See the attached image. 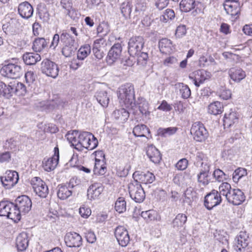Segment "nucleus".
Wrapping results in <instances>:
<instances>
[{
	"instance_id": "13",
	"label": "nucleus",
	"mask_w": 252,
	"mask_h": 252,
	"mask_svg": "<svg viewBox=\"0 0 252 252\" xmlns=\"http://www.w3.org/2000/svg\"><path fill=\"white\" fill-rule=\"evenodd\" d=\"M115 236L119 244L122 247H126L129 243L130 237L127 229L123 226H118L114 232Z\"/></svg>"
},
{
	"instance_id": "47",
	"label": "nucleus",
	"mask_w": 252,
	"mask_h": 252,
	"mask_svg": "<svg viewBox=\"0 0 252 252\" xmlns=\"http://www.w3.org/2000/svg\"><path fill=\"white\" fill-rule=\"evenodd\" d=\"M196 6L195 0H182L180 8L182 11L188 12L194 9Z\"/></svg>"
},
{
	"instance_id": "5",
	"label": "nucleus",
	"mask_w": 252,
	"mask_h": 252,
	"mask_svg": "<svg viewBox=\"0 0 252 252\" xmlns=\"http://www.w3.org/2000/svg\"><path fill=\"white\" fill-rule=\"evenodd\" d=\"M145 40L142 36L131 37L128 42V52L131 57L138 55L143 48Z\"/></svg>"
},
{
	"instance_id": "17",
	"label": "nucleus",
	"mask_w": 252,
	"mask_h": 252,
	"mask_svg": "<svg viewBox=\"0 0 252 252\" xmlns=\"http://www.w3.org/2000/svg\"><path fill=\"white\" fill-rule=\"evenodd\" d=\"M227 196L228 202L234 205H239L245 200V194L240 189H232Z\"/></svg>"
},
{
	"instance_id": "35",
	"label": "nucleus",
	"mask_w": 252,
	"mask_h": 252,
	"mask_svg": "<svg viewBox=\"0 0 252 252\" xmlns=\"http://www.w3.org/2000/svg\"><path fill=\"white\" fill-rule=\"evenodd\" d=\"M79 135L78 131L77 130H73L71 132L69 131L65 135V137L66 138L67 141L71 144L72 146H74L75 148L79 150V145H80V140L79 139Z\"/></svg>"
},
{
	"instance_id": "50",
	"label": "nucleus",
	"mask_w": 252,
	"mask_h": 252,
	"mask_svg": "<svg viewBox=\"0 0 252 252\" xmlns=\"http://www.w3.org/2000/svg\"><path fill=\"white\" fill-rule=\"evenodd\" d=\"M176 127H169L167 128L159 127L157 130L158 135L166 137L174 134L177 131Z\"/></svg>"
},
{
	"instance_id": "39",
	"label": "nucleus",
	"mask_w": 252,
	"mask_h": 252,
	"mask_svg": "<svg viewBox=\"0 0 252 252\" xmlns=\"http://www.w3.org/2000/svg\"><path fill=\"white\" fill-rule=\"evenodd\" d=\"M11 206L7 216V218L12 220L14 221H19L21 219V214L16 204L11 203Z\"/></svg>"
},
{
	"instance_id": "48",
	"label": "nucleus",
	"mask_w": 252,
	"mask_h": 252,
	"mask_svg": "<svg viewBox=\"0 0 252 252\" xmlns=\"http://www.w3.org/2000/svg\"><path fill=\"white\" fill-rule=\"evenodd\" d=\"M91 52V47L89 44L81 46L77 52V60H84Z\"/></svg>"
},
{
	"instance_id": "3",
	"label": "nucleus",
	"mask_w": 252,
	"mask_h": 252,
	"mask_svg": "<svg viewBox=\"0 0 252 252\" xmlns=\"http://www.w3.org/2000/svg\"><path fill=\"white\" fill-rule=\"evenodd\" d=\"M80 140L79 150L82 148H86L88 150L95 149L98 145L97 139L91 132L83 131L79 133Z\"/></svg>"
},
{
	"instance_id": "12",
	"label": "nucleus",
	"mask_w": 252,
	"mask_h": 252,
	"mask_svg": "<svg viewBox=\"0 0 252 252\" xmlns=\"http://www.w3.org/2000/svg\"><path fill=\"white\" fill-rule=\"evenodd\" d=\"M211 73L204 69H198L194 71L189 75V79L193 82L194 85L196 87L204 83L205 80L210 78Z\"/></svg>"
},
{
	"instance_id": "63",
	"label": "nucleus",
	"mask_w": 252,
	"mask_h": 252,
	"mask_svg": "<svg viewBox=\"0 0 252 252\" xmlns=\"http://www.w3.org/2000/svg\"><path fill=\"white\" fill-rule=\"evenodd\" d=\"M186 32L187 29L186 26L184 25H179L176 29L175 35L178 38H181L184 36L186 34Z\"/></svg>"
},
{
	"instance_id": "32",
	"label": "nucleus",
	"mask_w": 252,
	"mask_h": 252,
	"mask_svg": "<svg viewBox=\"0 0 252 252\" xmlns=\"http://www.w3.org/2000/svg\"><path fill=\"white\" fill-rule=\"evenodd\" d=\"M41 59L40 55L37 53L27 52L23 55V60L27 65H34Z\"/></svg>"
},
{
	"instance_id": "43",
	"label": "nucleus",
	"mask_w": 252,
	"mask_h": 252,
	"mask_svg": "<svg viewBox=\"0 0 252 252\" xmlns=\"http://www.w3.org/2000/svg\"><path fill=\"white\" fill-rule=\"evenodd\" d=\"M61 42L63 45L75 44V39L73 36L68 33V31L63 30L61 32Z\"/></svg>"
},
{
	"instance_id": "51",
	"label": "nucleus",
	"mask_w": 252,
	"mask_h": 252,
	"mask_svg": "<svg viewBox=\"0 0 252 252\" xmlns=\"http://www.w3.org/2000/svg\"><path fill=\"white\" fill-rule=\"evenodd\" d=\"M237 120L235 112L232 111L229 113H225L223 118L224 125L230 127L236 123Z\"/></svg>"
},
{
	"instance_id": "42",
	"label": "nucleus",
	"mask_w": 252,
	"mask_h": 252,
	"mask_svg": "<svg viewBox=\"0 0 252 252\" xmlns=\"http://www.w3.org/2000/svg\"><path fill=\"white\" fill-rule=\"evenodd\" d=\"M216 62L213 57L202 55L198 60V65L200 67H207L210 65H216Z\"/></svg>"
},
{
	"instance_id": "58",
	"label": "nucleus",
	"mask_w": 252,
	"mask_h": 252,
	"mask_svg": "<svg viewBox=\"0 0 252 252\" xmlns=\"http://www.w3.org/2000/svg\"><path fill=\"white\" fill-rule=\"evenodd\" d=\"M213 176L214 178L218 182H223L224 180H226L229 176L225 174L221 170L217 169L215 170L213 172Z\"/></svg>"
},
{
	"instance_id": "25",
	"label": "nucleus",
	"mask_w": 252,
	"mask_h": 252,
	"mask_svg": "<svg viewBox=\"0 0 252 252\" xmlns=\"http://www.w3.org/2000/svg\"><path fill=\"white\" fill-rule=\"evenodd\" d=\"M29 237L27 233L22 232L18 235L16 240V244L18 251H25L29 246Z\"/></svg>"
},
{
	"instance_id": "2",
	"label": "nucleus",
	"mask_w": 252,
	"mask_h": 252,
	"mask_svg": "<svg viewBox=\"0 0 252 252\" xmlns=\"http://www.w3.org/2000/svg\"><path fill=\"white\" fill-rule=\"evenodd\" d=\"M0 73L3 76L11 79H17L22 75L23 70L19 63H10L2 66L0 70Z\"/></svg>"
},
{
	"instance_id": "6",
	"label": "nucleus",
	"mask_w": 252,
	"mask_h": 252,
	"mask_svg": "<svg viewBox=\"0 0 252 252\" xmlns=\"http://www.w3.org/2000/svg\"><path fill=\"white\" fill-rule=\"evenodd\" d=\"M133 5L129 0H126L121 3L120 9L123 17L126 19H133L137 21L139 19L141 11L135 8L134 11L132 13Z\"/></svg>"
},
{
	"instance_id": "31",
	"label": "nucleus",
	"mask_w": 252,
	"mask_h": 252,
	"mask_svg": "<svg viewBox=\"0 0 252 252\" xmlns=\"http://www.w3.org/2000/svg\"><path fill=\"white\" fill-rule=\"evenodd\" d=\"M49 39L43 37L35 38L33 41L32 48L35 52H40L47 47Z\"/></svg>"
},
{
	"instance_id": "56",
	"label": "nucleus",
	"mask_w": 252,
	"mask_h": 252,
	"mask_svg": "<svg viewBox=\"0 0 252 252\" xmlns=\"http://www.w3.org/2000/svg\"><path fill=\"white\" fill-rule=\"evenodd\" d=\"M137 57V64L142 66H145L149 61L148 54L146 52H140L138 55H135L134 57Z\"/></svg>"
},
{
	"instance_id": "21",
	"label": "nucleus",
	"mask_w": 252,
	"mask_h": 252,
	"mask_svg": "<svg viewBox=\"0 0 252 252\" xmlns=\"http://www.w3.org/2000/svg\"><path fill=\"white\" fill-rule=\"evenodd\" d=\"M18 11L21 17L25 19H29L33 15V8L29 2L24 1L19 4Z\"/></svg>"
},
{
	"instance_id": "4",
	"label": "nucleus",
	"mask_w": 252,
	"mask_h": 252,
	"mask_svg": "<svg viewBox=\"0 0 252 252\" xmlns=\"http://www.w3.org/2000/svg\"><path fill=\"white\" fill-rule=\"evenodd\" d=\"M128 191L130 197L136 202L141 203L145 198V193L141 184L133 181L128 184Z\"/></svg>"
},
{
	"instance_id": "22",
	"label": "nucleus",
	"mask_w": 252,
	"mask_h": 252,
	"mask_svg": "<svg viewBox=\"0 0 252 252\" xmlns=\"http://www.w3.org/2000/svg\"><path fill=\"white\" fill-rule=\"evenodd\" d=\"M146 155L150 160L155 164L158 163L161 159V155L160 152L153 145L147 146Z\"/></svg>"
},
{
	"instance_id": "26",
	"label": "nucleus",
	"mask_w": 252,
	"mask_h": 252,
	"mask_svg": "<svg viewBox=\"0 0 252 252\" xmlns=\"http://www.w3.org/2000/svg\"><path fill=\"white\" fill-rule=\"evenodd\" d=\"M210 166H205L200 168V172L197 174V181L203 186L208 185L210 182V180L208 179L209 176Z\"/></svg>"
},
{
	"instance_id": "46",
	"label": "nucleus",
	"mask_w": 252,
	"mask_h": 252,
	"mask_svg": "<svg viewBox=\"0 0 252 252\" xmlns=\"http://www.w3.org/2000/svg\"><path fill=\"white\" fill-rule=\"evenodd\" d=\"M107 171L105 163L100 159H95V162L94 168V174L98 175H104Z\"/></svg>"
},
{
	"instance_id": "45",
	"label": "nucleus",
	"mask_w": 252,
	"mask_h": 252,
	"mask_svg": "<svg viewBox=\"0 0 252 252\" xmlns=\"http://www.w3.org/2000/svg\"><path fill=\"white\" fill-rule=\"evenodd\" d=\"M223 104L219 101H215L208 106V112L211 114L217 115L223 111Z\"/></svg>"
},
{
	"instance_id": "8",
	"label": "nucleus",
	"mask_w": 252,
	"mask_h": 252,
	"mask_svg": "<svg viewBox=\"0 0 252 252\" xmlns=\"http://www.w3.org/2000/svg\"><path fill=\"white\" fill-rule=\"evenodd\" d=\"M41 72L48 76L56 78L59 72L58 65L48 59H44L41 63Z\"/></svg>"
},
{
	"instance_id": "44",
	"label": "nucleus",
	"mask_w": 252,
	"mask_h": 252,
	"mask_svg": "<svg viewBox=\"0 0 252 252\" xmlns=\"http://www.w3.org/2000/svg\"><path fill=\"white\" fill-rule=\"evenodd\" d=\"M176 89H179L182 97L184 99L189 98L191 95V91L187 85L183 83H177L175 85Z\"/></svg>"
},
{
	"instance_id": "23",
	"label": "nucleus",
	"mask_w": 252,
	"mask_h": 252,
	"mask_svg": "<svg viewBox=\"0 0 252 252\" xmlns=\"http://www.w3.org/2000/svg\"><path fill=\"white\" fill-rule=\"evenodd\" d=\"M9 90L10 97L13 94L17 95H24L26 93V87L25 85L18 81H13L9 83Z\"/></svg>"
},
{
	"instance_id": "11",
	"label": "nucleus",
	"mask_w": 252,
	"mask_h": 252,
	"mask_svg": "<svg viewBox=\"0 0 252 252\" xmlns=\"http://www.w3.org/2000/svg\"><path fill=\"white\" fill-rule=\"evenodd\" d=\"M34 191L41 198H45L49 193V189L46 183L39 177H35L31 181Z\"/></svg>"
},
{
	"instance_id": "28",
	"label": "nucleus",
	"mask_w": 252,
	"mask_h": 252,
	"mask_svg": "<svg viewBox=\"0 0 252 252\" xmlns=\"http://www.w3.org/2000/svg\"><path fill=\"white\" fill-rule=\"evenodd\" d=\"M19 24L15 19H11L2 26V30L6 34H15L18 31Z\"/></svg>"
},
{
	"instance_id": "14",
	"label": "nucleus",
	"mask_w": 252,
	"mask_h": 252,
	"mask_svg": "<svg viewBox=\"0 0 252 252\" xmlns=\"http://www.w3.org/2000/svg\"><path fill=\"white\" fill-rule=\"evenodd\" d=\"M15 202L21 214L25 215L31 210L32 202L31 199L27 195L18 197L15 200Z\"/></svg>"
},
{
	"instance_id": "7",
	"label": "nucleus",
	"mask_w": 252,
	"mask_h": 252,
	"mask_svg": "<svg viewBox=\"0 0 252 252\" xmlns=\"http://www.w3.org/2000/svg\"><path fill=\"white\" fill-rule=\"evenodd\" d=\"M190 133L193 135L194 139L199 142L205 141L209 136V133L204 125L196 122L193 124L190 129Z\"/></svg>"
},
{
	"instance_id": "64",
	"label": "nucleus",
	"mask_w": 252,
	"mask_h": 252,
	"mask_svg": "<svg viewBox=\"0 0 252 252\" xmlns=\"http://www.w3.org/2000/svg\"><path fill=\"white\" fill-rule=\"evenodd\" d=\"M61 32L59 33H56L54 35L50 45V48H53V49L58 46L60 43V41H61Z\"/></svg>"
},
{
	"instance_id": "37",
	"label": "nucleus",
	"mask_w": 252,
	"mask_h": 252,
	"mask_svg": "<svg viewBox=\"0 0 252 252\" xmlns=\"http://www.w3.org/2000/svg\"><path fill=\"white\" fill-rule=\"evenodd\" d=\"M187 220L186 215L182 213L178 214L173 220L172 227L176 230L183 227Z\"/></svg>"
},
{
	"instance_id": "24",
	"label": "nucleus",
	"mask_w": 252,
	"mask_h": 252,
	"mask_svg": "<svg viewBox=\"0 0 252 252\" xmlns=\"http://www.w3.org/2000/svg\"><path fill=\"white\" fill-rule=\"evenodd\" d=\"M103 190V187L98 183H95L89 187L87 190V196L89 199L97 198Z\"/></svg>"
},
{
	"instance_id": "36",
	"label": "nucleus",
	"mask_w": 252,
	"mask_h": 252,
	"mask_svg": "<svg viewBox=\"0 0 252 252\" xmlns=\"http://www.w3.org/2000/svg\"><path fill=\"white\" fill-rule=\"evenodd\" d=\"M132 132L135 137H146L148 139L147 134H150V130L146 125L141 124L134 126Z\"/></svg>"
},
{
	"instance_id": "19",
	"label": "nucleus",
	"mask_w": 252,
	"mask_h": 252,
	"mask_svg": "<svg viewBox=\"0 0 252 252\" xmlns=\"http://www.w3.org/2000/svg\"><path fill=\"white\" fill-rule=\"evenodd\" d=\"M67 247H79L82 245V237L77 233L71 232L67 233L64 238Z\"/></svg>"
},
{
	"instance_id": "60",
	"label": "nucleus",
	"mask_w": 252,
	"mask_h": 252,
	"mask_svg": "<svg viewBox=\"0 0 252 252\" xmlns=\"http://www.w3.org/2000/svg\"><path fill=\"white\" fill-rule=\"evenodd\" d=\"M175 17V13L173 10L167 9L164 14L160 17V20L167 22L168 20H172Z\"/></svg>"
},
{
	"instance_id": "54",
	"label": "nucleus",
	"mask_w": 252,
	"mask_h": 252,
	"mask_svg": "<svg viewBox=\"0 0 252 252\" xmlns=\"http://www.w3.org/2000/svg\"><path fill=\"white\" fill-rule=\"evenodd\" d=\"M115 210L119 213H122L126 210V201L124 197H119L115 202Z\"/></svg>"
},
{
	"instance_id": "1",
	"label": "nucleus",
	"mask_w": 252,
	"mask_h": 252,
	"mask_svg": "<svg viewBox=\"0 0 252 252\" xmlns=\"http://www.w3.org/2000/svg\"><path fill=\"white\" fill-rule=\"evenodd\" d=\"M118 96L121 104L132 109L133 105H135V92L132 84L126 83L122 85L119 89Z\"/></svg>"
},
{
	"instance_id": "41",
	"label": "nucleus",
	"mask_w": 252,
	"mask_h": 252,
	"mask_svg": "<svg viewBox=\"0 0 252 252\" xmlns=\"http://www.w3.org/2000/svg\"><path fill=\"white\" fill-rule=\"evenodd\" d=\"M195 164L200 168L210 166L206 156L202 152H197L195 157Z\"/></svg>"
},
{
	"instance_id": "27",
	"label": "nucleus",
	"mask_w": 252,
	"mask_h": 252,
	"mask_svg": "<svg viewBox=\"0 0 252 252\" xmlns=\"http://www.w3.org/2000/svg\"><path fill=\"white\" fill-rule=\"evenodd\" d=\"M223 6L227 14L230 15L232 17L237 16L240 13V8L237 2L226 1L224 3Z\"/></svg>"
},
{
	"instance_id": "33",
	"label": "nucleus",
	"mask_w": 252,
	"mask_h": 252,
	"mask_svg": "<svg viewBox=\"0 0 252 252\" xmlns=\"http://www.w3.org/2000/svg\"><path fill=\"white\" fill-rule=\"evenodd\" d=\"M133 107L135 108H138V110H136V112L133 111L132 113L136 115L137 113L138 115H141L142 116H145L146 117L150 115V111L149 109L148 103L145 100H141L139 103L137 104V105H133Z\"/></svg>"
},
{
	"instance_id": "9",
	"label": "nucleus",
	"mask_w": 252,
	"mask_h": 252,
	"mask_svg": "<svg viewBox=\"0 0 252 252\" xmlns=\"http://www.w3.org/2000/svg\"><path fill=\"white\" fill-rule=\"evenodd\" d=\"M19 180V175L15 171L8 170L0 177V182L5 189L13 188Z\"/></svg>"
},
{
	"instance_id": "57",
	"label": "nucleus",
	"mask_w": 252,
	"mask_h": 252,
	"mask_svg": "<svg viewBox=\"0 0 252 252\" xmlns=\"http://www.w3.org/2000/svg\"><path fill=\"white\" fill-rule=\"evenodd\" d=\"M219 194L220 195L222 194V195L225 196V198H226L228 197L227 194L230 193L232 189L231 188V185L229 183L227 182H223L219 186Z\"/></svg>"
},
{
	"instance_id": "29",
	"label": "nucleus",
	"mask_w": 252,
	"mask_h": 252,
	"mask_svg": "<svg viewBox=\"0 0 252 252\" xmlns=\"http://www.w3.org/2000/svg\"><path fill=\"white\" fill-rule=\"evenodd\" d=\"M228 74L231 79L236 82H240L246 77L245 72L240 68H231L228 71Z\"/></svg>"
},
{
	"instance_id": "34",
	"label": "nucleus",
	"mask_w": 252,
	"mask_h": 252,
	"mask_svg": "<svg viewBox=\"0 0 252 252\" xmlns=\"http://www.w3.org/2000/svg\"><path fill=\"white\" fill-rule=\"evenodd\" d=\"M98 102L103 107H107L109 100L110 95L106 91H97L94 95Z\"/></svg>"
},
{
	"instance_id": "55",
	"label": "nucleus",
	"mask_w": 252,
	"mask_h": 252,
	"mask_svg": "<svg viewBox=\"0 0 252 252\" xmlns=\"http://www.w3.org/2000/svg\"><path fill=\"white\" fill-rule=\"evenodd\" d=\"M247 175V171L245 168H238L236 169L233 173L232 179L233 181L237 183L240 179Z\"/></svg>"
},
{
	"instance_id": "18",
	"label": "nucleus",
	"mask_w": 252,
	"mask_h": 252,
	"mask_svg": "<svg viewBox=\"0 0 252 252\" xmlns=\"http://www.w3.org/2000/svg\"><path fill=\"white\" fill-rule=\"evenodd\" d=\"M250 242L249 235L246 232L241 231L235 239L234 249L236 251L244 250Z\"/></svg>"
},
{
	"instance_id": "40",
	"label": "nucleus",
	"mask_w": 252,
	"mask_h": 252,
	"mask_svg": "<svg viewBox=\"0 0 252 252\" xmlns=\"http://www.w3.org/2000/svg\"><path fill=\"white\" fill-rule=\"evenodd\" d=\"M113 116L116 120L124 122L128 119L129 112L124 108H121L115 110L113 113Z\"/></svg>"
},
{
	"instance_id": "20",
	"label": "nucleus",
	"mask_w": 252,
	"mask_h": 252,
	"mask_svg": "<svg viewBox=\"0 0 252 252\" xmlns=\"http://www.w3.org/2000/svg\"><path fill=\"white\" fill-rule=\"evenodd\" d=\"M122 47L119 43L114 44L109 50L107 56V62L112 63L119 59L121 55Z\"/></svg>"
},
{
	"instance_id": "62",
	"label": "nucleus",
	"mask_w": 252,
	"mask_h": 252,
	"mask_svg": "<svg viewBox=\"0 0 252 252\" xmlns=\"http://www.w3.org/2000/svg\"><path fill=\"white\" fill-rule=\"evenodd\" d=\"M129 166L128 167H124V166H119L117 168V175L120 177H125L128 174Z\"/></svg>"
},
{
	"instance_id": "38",
	"label": "nucleus",
	"mask_w": 252,
	"mask_h": 252,
	"mask_svg": "<svg viewBox=\"0 0 252 252\" xmlns=\"http://www.w3.org/2000/svg\"><path fill=\"white\" fill-rule=\"evenodd\" d=\"M37 11L40 19L44 23H48L50 19V15L46 6L44 4L38 5Z\"/></svg>"
},
{
	"instance_id": "15",
	"label": "nucleus",
	"mask_w": 252,
	"mask_h": 252,
	"mask_svg": "<svg viewBox=\"0 0 252 252\" xmlns=\"http://www.w3.org/2000/svg\"><path fill=\"white\" fill-rule=\"evenodd\" d=\"M54 155L50 158L46 160L44 159L43 161V167L44 170L46 171L49 172L53 170L58 164L59 160V149L57 146L54 149Z\"/></svg>"
},
{
	"instance_id": "16",
	"label": "nucleus",
	"mask_w": 252,
	"mask_h": 252,
	"mask_svg": "<svg viewBox=\"0 0 252 252\" xmlns=\"http://www.w3.org/2000/svg\"><path fill=\"white\" fill-rule=\"evenodd\" d=\"M133 178L134 181L139 180L140 183L144 184H149L152 183L156 179L154 174L149 171L141 172L140 171H136L133 174Z\"/></svg>"
},
{
	"instance_id": "30",
	"label": "nucleus",
	"mask_w": 252,
	"mask_h": 252,
	"mask_svg": "<svg viewBox=\"0 0 252 252\" xmlns=\"http://www.w3.org/2000/svg\"><path fill=\"white\" fill-rule=\"evenodd\" d=\"M160 51L165 54H169L173 52L172 41L167 38H162L158 42Z\"/></svg>"
},
{
	"instance_id": "10",
	"label": "nucleus",
	"mask_w": 252,
	"mask_h": 252,
	"mask_svg": "<svg viewBox=\"0 0 252 252\" xmlns=\"http://www.w3.org/2000/svg\"><path fill=\"white\" fill-rule=\"evenodd\" d=\"M222 202V198L219 191L213 189L210 192L207 193L204 197V204L209 210L220 205Z\"/></svg>"
},
{
	"instance_id": "53",
	"label": "nucleus",
	"mask_w": 252,
	"mask_h": 252,
	"mask_svg": "<svg viewBox=\"0 0 252 252\" xmlns=\"http://www.w3.org/2000/svg\"><path fill=\"white\" fill-rule=\"evenodd\" d=\"M11 202L8 201H2L0 202V216L6 217L9 211L11 206Z\"/></svg>"
},
{
	"instance_id": "49",
	"label": "nucleus",
	"mask_w": 252,
	"mask_h": 252,
	"mask_svg": "<svg viewBox=\"0 0 252 252\" xmlns=\"http://www.w3.org/2000/svg\"><path fill=\"white\" fill-rule=\"evenodd\" d=\"M69 188V187L64 185L59 186L57 192L58 197L62 200H64L71 196L72 190Z\"/></svg>"
},
{
	"instance_id": "52",
	"label": "nucleus",
	"mask_w": 252,
	"mask_h": 252,
	"mask_svg": "<svg viewBox=\"0 0 252 252\" xmlns=\"http://www.w3.org/2000/svg\"><path fill=\"white\" fill-rule=\"evenodd\" d=\"M77 47L75 44L69 45H63L62 49V53L66 58H69L74 55Z\"/></svg>"
},
{
	"instance_id": "59",
	"label": "nucleus",
	"mask_w": 252,
	"mask_h": 252,
	"mask_svg": "<svg viewBox=\"0 0 252 252\" xmlns=\"http://www.w3.org/2000/svg\"><path fill=\"white\" fill-rule=\"evenodd\" d=\"M9 84L7 86L3 82L0 81V95H2L7 98L10 97Z\"/></svg>"
},
{
	"instance_id": "61",
	"label": "nucleus",
	"mask_w": 252,
	"mask_h": 252,
	"mask_svg": "<svg viewBox=\"0 0 252 252\" xmlns=\"http://www.w3.org/2000/svg\"><path fill=\"white\" fill-rule=\"evenodd\" d=\"M17 145L16 141L13 138H10L6 140L3 147L5 150H10L14 149Z\"/></svg>"
}]
</instances>
